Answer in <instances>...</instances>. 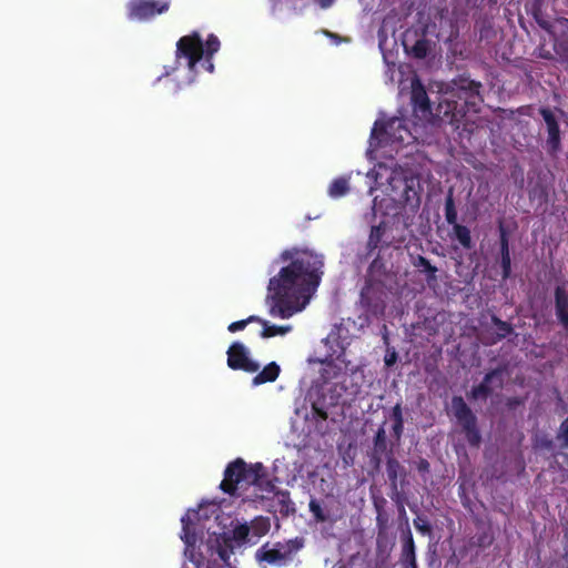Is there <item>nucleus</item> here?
<instances>
[{
  "label": "nucleus",
  "mask_w": 568,
  "mask_h": 568,
  "mask_svg": "<svg viewBox=\"0 0 568 568\" xmlns=\"http://www.w3.org/2000/svg\"><path fill=\"white\" fill-rule=\"evenodd\" d=\"M412 50L415 57L423 58L426 55L427 47L424 41H417Z\"/></svg>",
  "instance_id": "26"
},
{
  "label": "nucleus",
  "mask_w": 568,
  "mask_h": 568,
  "mask_svg": "<svg viewBox=\"0 0 568 568\" xmlns=\"http://www.w3.org/2000/svg\"><path fill=\"white\" fill-rule=\"evenodd\" d=\"M371 195L379 190L383 196L375 195L373 210L383 215H397L406 206L415 209L419 204V179L410 169L394 162H381L366 174Z\"/></svg>",
  "instance_id": "2"
},
{
  "label": "nucleus",
  "mask_w": 568,
  "mask_h": 568,
  "mask_svg": "<svg viewBox=\"0 0 568 568\" xmlns=\"http://www.w3.org/2000/svg\"><path fill=\"white\" fill-rule=\"evenodd\" d=\"M495 376V374H489L486 376V381H489L490 378H493Z\"/></svg>",
  "instance_id": "38"
},
{
  "label": "nucleus",
  "mask_w": 568,
  "mask_h": 568,
  "mask_svg": "<svg viewBox=\"0 0 568 568\" xmlns=\"http://www.w3.org/2000/svg\"><path fill=\"white\" fill-rule=\"evenodd\" d=\"M250 527L247 524L236 523L232 529V538L236 542H244L248 536Z\"/></svg>",
  "instance_id": "20"
},
{
  "label": "nucleus",
  "mask_w": 568,
  "mask_h": 568,
  "mask_svg": "<svg viewBox=\"0 0 568 568\" xmlns=\"http://www.w3.org/2000/svg\"><path fill=\"white\" fill-rule=\"evenodd\" d=\"M454 232H455V236L458 240V242L464 247L470 248V246H471V237H470L469 230L466 226H464V225L455 224L454 225Z\"/></svg>",
  "instance_id": "19"
},
{
  "label": "nucleus",
  "mask_w": 568,
  "mask_h": 568,
  "mask_svg": "<svg viewBox=\"0 0 568 568\" xmlns=\"http://www.w3.org/2000/svg\"><path fill=\"white\" fill-rule=\"evenodd\" d=\"M211 517H214L215 521H220V505L215 501H205L201 504L197 509H190L185 516L181 518V539L185 544V555H190L192 560L193 555L191 550L197 541L199 534L202 532L204 528L207 530L213 528L211 525H206V521H210ZM221 523H219V525Z\"/></svg>",
  "instance_id": "6"
},
{
  "label": "nucleus",
  "mask_w": 568,
  "mask_h": 568,
  "mask_svg": "<svg viewBox=\"0 0 568 568\" xmlns=\"http://www.w3.org/2000/svg\"><path fill=\"white\" fill-rule=\"evenodd\" d=\"M325 355L321 359L323 365L322 376L325 381L339 377L348 369V361L345 358V347L339 341V329L332 331L323 341Z\"/></svg>",
  "instance_id": "7"
},
{
  "label": "nucleus",
  "mask_w": 568,
  "mask_h": 568,
  "mask_svg": "<svg viewBox=\"0 0 568 568\" xmlns=\"http://www.w3.org/2000/svg\"><path fill=\"white\" fill-rule=\"evenodd\" d=\"M414 133L404 125L399 118H392L386 123L382 119L376 120L369 139L367 154H373L379 148L390 146L398 150L402 145H408L415 141Z\"/></svg>",
  "instance_id": "5"
},
{
  "label": "nucleus",
  "mask_w": 568,
  "mask_h": 568,
  "mask_svg": "<svg viewBox=\"0 0 568 568\" xmlns=\"http://www.w3.org/2000/svg\"><path fill=\"white\" fill-rule=\"evenodd\" d=\"M262 473L261 464L247 467L243 460L237 459L227 466L220 486L225 493L243 496L244 499H264L265 494L271 493L272 486Z\"/></svg>",
  "instance_id": "4"
},
{
  "label": "nucleus",
  "mask_w": 568,
  "mask_h": 568,
  "mask_svg": "<svg viewBox=\"0 0 568 568\" xmlns=\"http://www.w3.org/2000/svg\"><path fill=\"white\" fill-rule=\"evenodd\" d=\"M395 362H396V354H395V353L387 354V355L385 356V364H386L387 366L393 365Z\"/></svg>",
  "instance_id": "31"
},
{
  "label": "nucleus",
  "mask_w": 568,
  "mask_h": 568,
  "mask_svg": "<svg viewBox=\"0 0 568 568\" xmlns=\"http://www.w3.org/2000/svg\"><path fill=\"white\" fill-rule=\"evenodd\" d=\"M452 205H453V201H452V199H448L446 217L449 223H453L455 220V216H456L455 213L452 211Z\"/></svg>",
  "instance_id": "29"
},
{
  "label": "nucleus",
  "mask_w": 568,
  "mask_h": 568,
  "mask_svg": "<svg viewBox=\"0 0 568 568\" xmlns=\"http://www.w3.org/2000/svg\"><path fill=\"white\" fill-rule=\"evenodd\" d=\"M458 100L463 101L464 103H459V101L453 100V97L455 94H452L450 97H445L443 101L440 102V108H444V104L447 105L444 113L447 115L452 113V121L458 122L463 116H465V108L468 104H471L473 106L476 105V103L479 101L477 89H470L466 90L465 88H462L457 92Z\"/></svg>",
  "instance_id": "9"
},
{
  "label": "nucleus",
  "mask_w": 568,
  "mask_h": 568,
  "mask_svg": "<svg viewBox=\"0 0 568 568\" xmlns=\"http://www.w3.org/2000/svg\"><path fill=\"white\" fill-rule=\"evenodd\" d=\"M493 322L496 328L497 338L505 337L509 334L510 328L505 322L498 321L495 317L493 318Z\"/></svg>",
  "instance_id": "23"
},
{
  "label": "nucleus",
  "mask_w": 568,
  "mask_h": 568,
  "mask_svg": "<svg viewBox=\"0 0 568 568\" xmlns=\"http://www.w3.org/2000/svg\"><path fill=\"white\" fill-rule=\"evenodd\" d=\"M227 365L232 369H242L247 373H255L260 364L251 357L248 348L240 343H233L227 351Z\"/></svg>",
  "instance_id": "10"
},
{
  "label": "nucleus",
  "mask_w": 568,
  "mask_h": 568,
  "mask_svg": "<svg viewBox=\"0 0 568 568\" xmlns=\"http://www.w3.org/2000/svg\"><path fill=\"white\" fill-rule=\"evenodd\" d=\"M277 262L287 264L270 278L265 303L270 315L286 320L308 304L320 283L323 260L312 251L291 248Z\"/></svg>",
  "instance_id": "1"
},
{
  "label": "nucleus",
  "mask_w": 568,
  "mask_h": 568,
  "mask_svg": "<svg viewBox=\"0 0 568 568\" xmlns=\"http://www.w3.org/2000/svg\"><path fill=\"white\" fill-rule=\"evenodd\" d=\"M392 415H393L394 422H403L402 407L399 404H397L393 408Z\"/></svg>",
  "instance_id": "28"
},
{
  "label": "nucleus",
  "mask_w": 568,
  "mask_h": 568,
  "mask_svg": "<svg viewBox=\"0 0 568 568\" xmlns=\"http://www.w3.org/2000/svg\"><path fill=\"white\" fill-rule=\"evenodd\" d=\"M450 410L457 420L467 430L468 439L471 444H477L479 440L478 433L474 428V416L462 397H454L450 405Z\"/></svg>",
  "instance_id": "12"
},
{
  "label": "nucleus",
  "mask_w": 568,
  "mask_h": 568,
  "mask_svg": "<svg viewBox=\"0 0 568 568\" xmlns=\"http://www.w3.org/2000/svg\"><path fill=\"white\" fill-rule=\"evenodd\" d=\"M169 9L166 0H132L129 3V16L134 20H145Z\"/></svg>",
  "instance_id": "11"
},
{
  "label": "nucleus",
  "mask_w": 568,
  "mask_h": 568,
  "mask_svg": "<svg viewBox=\"0 0 568 568\" xmlns=\"http://www.w3.org/2000/svg\"><path fill=\"white\" fill-rule=\"evenodd\" d=\"M396 438H399L403 432V422H395L393 426Z\"/></svg>",
  "instance_id": "30"
},
{
  "label": "nucleus",
  "mask_w": 568,
  "mask_h": 568,
  "mask_svg": "<svg viewBox=\"0 0 568 568\" xmlns=\"http://www.w3.org/2000/svg\"><path fill=\"white\" fill-rule=\"evenodd\" d=\"M410 94L415 112H420L422 118L427 119L430 114L428 98L423 85L415 77H412L410 79Z\"/></svg>",
  "instance_id": "13"
},
{
  "label": "nucleus",
  "mask_w": 568,
  "mask_h": 568,
  "mask_svg": "<svg viewBox=\"0 0 568 568\" xmlns=\"http://www.w3.org/2000/svg\"><path fill=\"white\" fill-rule=\"evenodd\" d=\"M414 526L417 530H419L423 534H428L430 531L427 520L422 517H417L414 520Z\"/></svg>",
  "instance_id": "25"
},
{
  "label": "nucleus",
  "mask_w": 568,
  "mask_h": 568,
  "mask_svg": "<svg viewBox=\"0 0 568 568\" xmlns=\"http://www.w3.org/2000/svg\"><path fill=\"white\" fill-rule=\"evenodd\" d=\"M501 254H503V267L505 276L508 275L510 270V256L508 251L507 240L503 236L501 239Z\"/></svg>",
  "instance_id": "21"
},
{
  "label": "nucleus",
  "mask_w": 568,
  "mask_h": 568,
  "mask_svg": "<svg viewBox=\"0 0 568 568\" xmlns=\"http://www.w3.org/2000/svg\"><path fill=\"white\" fill-rule=\"evenodd\" d=\"M560 438L565 442V445L568 446V418L561 424Z\"/></svg>",
  "instance_id": "27"
},
{
  "label": "nucleus",
  "mask_w": 568,
  "mask_h": 568,
  "mask_svg": "<svg viewBox=\"0 0 568 568\" xmlns=\"http://www.w3.org/2000/svg\"><path fill=\"white\" fill-rule=\"evenodd\" d=\"M310 510L312 511V514L315 516V518L317 520H320V521L325 520V516L323 515L322 507L315 500H311Z\"/></svg>",
  "instance_id": "24"
},
{
  "label": "nucleus",
  "mask_w": 568,
  "mask_h": 568,
  "mask_svg": "<svg viewBox=\"0 0 568 568\" xmlns=\"http://www.w3.org/2000/svg\"><path fill=\"white\" fill-rule=\"evenodd\" d=\"M256 322L262 325L261 336L263 338H270L277 335L283 336L292 331V325H275L260 317Z\"/></svg>",
  "instance_id": "16"
},
{
  "label": "nucleus",
  "mask_w": 568,
  "mask_h": 568,
  "mask_svg": "<svg viewBox=\"0 0 568 568\" xmlns=\"http://www.w3.org/2000/svg\"><path fill=\"white\" fill-rule=\"evenodd\" d=\"M316 2L323 8L326 9L331 7L334 2V0H316Z\"/></svg>",
  "instance_id": "33"
},
{
  "label": "nucleus",
  "mask_w": 568,
  "mask_h": 568,
  "mask_svg": "<svg viewBox=\"0 0 568 568\" xmlns=\"http://www.w3.org/2000/svg\"><path fill=\"white\" fill-rule=\"evenodd\" d=\"M399 87H400L399 92H400V93H403V91H404V89H405V88H404V84H403V82H402V81H400Z\"/></svg>",
  "instance_id": "37"
},
{
  "label": "nucleus",
  "mask_w": 568,
  "mask_h": 568,
  "mask_svg": "<svg viewBox=\"0 0 568 568\" xmlns=\"http://www.w3.org/2000/svg\"><path fill=\"white\" fill-rule=\"evenodd\" d=\"M349 175L333 180L328 187V195L333 199L345 195L349 190Z\"/></svg>",
  "instance_id": "18"
},
{
  "label": "nucleus",
  "mask_w": 568,
  "mask_h": 568,
  "mask_svg": "<svg viewBox=\"0 0 568 568\" xmlns=\"http://www.w3.org/2000/svg\"><path fill=\"white\" fill-rule=\"evenodd\" d=\"M557 315L564 325H568V295L565 290L558 287L556 291Z\"/></svg>",
  "instance_id": "17"
},
{
  "label": "nucleus",
  "mask_w": 568,
  "mask_h": 568,
  "mask_svg": "<svg viewBox=\"0 0 568 568\" xmlns=\"http://www.w3.org/2000/svg\"><path fill=\"white\" fill-rule=\"evenodd\" d=\"M219 49L220 40L214 34L209 36L205 44L197 32L182 37L176 43L175 65L166 67L164 73L165 77H170L178 72L173 79L178 81L174 91L194 81V68L202 58L206 60V70L213 72L214 65L210 60Z\"/></svg>",
  "instance_id": "3"
},
{
  "label": "nucleus",
  "mask_w": 568,
  "mask_h": 568,
  "mask_svg": "<svg viewBox=\"0 0 568 568\" xmlns=\"http://www.w3.org/2000/svg\"><path fill=\"white\" fill-rule=\"evenodd\" d=\"M280 372V366L275 362H272L268 365H266L262 369V372H260L257 375L253 377L252 384L253 386H258L264 383L274 382L278 377Z\"/></svg>",
  "instance_id": "15"
},
{
  "label": "nucleus",
  "mask_w": 568,
  "mask_h": 568,
  "mask_svg": "<svg viewBox=\"0 0 568 568\" xmlns=\"http://www.w3.org/2000/svg\"><path fill=\"white\" fill-rule=\"evenodd\" d=\"M540 113L547 124V131H548L547 144H548L550 151L556 152L559 149V144H560V133H559V126H558L557 120H556L554 113L548 109H542L540 111Z\"/></svg>",
  "instance_id": "14"
},
{
  "label": "nucleus",
  "mask_w": 568,
  "mask_h": 568,
  "mask_svg": "<svg viewBox=\"0 0 568 568\" xmlns=\"http://www.w3.org/2000/svg\"><path fill=\"white\" fill-rule=\"evenodd\" d=\"M384 436V429H379L377 433V437L382 438Z\"/></svg>",
  "instance_id": "36"
},
{
  "label": "nucleus",
  "mask_w": 568,
  "mask_h": 568,
  "mask_svg": "<svg viewBox=\"0 0 568 568\" xmlns=\"http://www.w3.org/2000/svg\"><path fill=\"white\" fill-rule=\"evenodd\" d=\"M293 548L291 541L265 544L255 552V559L271 566H282L291 559Z\"/></svg>",
  "instance_id": "8"
},
{
  "label": "nucleus",
  "mask_w": 568,
  "mask_h": 568,
  "mask_svg": "<svg viewBox=\"0 0 568 568\" xmlns=\"http://www.w3.org/2000/svg\"><path fill=\"white\" fill-rule=\"evenodd\" d=\"M485 392H486V388H485V386H484V385H481V386H479L478 388H476V389H474V390H473V396H474L475 398H478L479 396H481L483 394H485Z\"/></svg>",
  "instance_id": "32"
},
{
  "label": "nucleus",
  "mask_w": 568,
  "mask_h": 568,
  "mask_svg": "<svg viewBox=\"0 0 568 568\" xmlns=\"http://www.w3.org/2000/svg\"><path fill=\"white\" fill-rule=\"evenodd\" d=\"M256 320H258L257 316H250L246 320L231 323L227 328L231 333H235L237 331L244 329L248 323L256 322Z\"/></svg>",
  "instance_id": "22"
},
{
  "label": "nucleus",
  "mask_w": 568,
  "mask_h": 568,
  "mask_svg": "<svg viewBox=\"0 0 568 568\" xmlns=\"http://www.w3.org/2000/svg\"><path fill=\"white\" fill-rule=\"evenodd\" d=\"M381 227L376 226L372 229L371 240H373L375 236H378Z\"/></svg>",
  "instance_id": "35"
},
{
  "label": "nucleus",
  "mask_w": 568,
  "mask_h": 568,
  "mask_svg": "<svg viewBox=\"0 0 568 568\" xmlns=\"http://www.w3.org/2000/svg\"><path fill=\"white\" fill-rule=\"evenodd\" d=\"M258 525H262V526H263V527L260 529L258 534H257L258 536H261V535H263V534H265V532H266V530H267V526H266V524H265V523H263V521H255V523H254V526H258Z\"/></svg>",
  "instance_id": "34"
}]
</instances>
